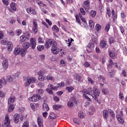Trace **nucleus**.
Returning <instances> with one entry per match:
<instances>
[{"label": "nucleus", "mask_w": 127, "mask_h": 127, "mask_svg": "<svg viewBox=\"0 0 127 127\" xmlns=\"http://www.w3.org/2000/svg\"><path fill=\"white\" fill-rule=\"evenodd\" d=\"M82 93H84V94H86V95H90V96H91L97 103H99V104L100 103L99 102V99H98V97L100 96V91L98 90L97 87L94 86L93 89L89 87L87 90L86 89H84L82 90Z\"/></svg>", "instance_id": "obj_1"}, {"label": "nucleus", "mask_w": 127, "mask_h": 127, "mask_svg": "<svg viewBox=\"0 0 127 127\" xmlns=\"http://www.w3.org/2000/svg\"><path fill=\"white\" fill-rule=\"evenodd\" d=\"M18 78H19V74L16 73L15 75L7 76L6 79L7 82H15L16 80L18 79Z\"/></svg>", "instance_id": "obj_2"}, {"label": "nucleus", "mask_w": 127, "mask_h": 127, "mask_svg": "<svg viewBox=\"0 0 127 127\" xmlns=\"http://www.w3.org/2000/svg\"><path fill=\"white\" fill-rule=\"evenodd\" d=\"M57 46V43L54 40L49 39L46 41L45 46L46 48H50V46L52 47L53 46Z\"/></svg>", "instance_id": "obj_3"}, {"label": "nucleus", "mask_w": 127, "mask_h": 127, "mask_svg": "<svg viewBox=\"0 0 127 127\" xmlns=\"http://www.w3.org/2000/svg\"><path fill=\"white\" fill-rule=\"evenodd\" d=\"M2 127H11L10 126V120H9V117L8 115H6L5 117V120H4V123L2 125Z\"/></svg>", "instance_id": "obj_4"}, {"label": "nucleus", "mask_w": 127, "mask_h": 127, "mask_svg": "<svg viewBox=\"0 0 127 127\" xmlns=\"http://www.w3.org/2000/svg\"><path fill=\"white\" fill-rule=\"evenodd\" d=\"M39 100H41V96L38 94H34L31 97L29 98V100L30 102H37Z\"/></svg>", "instance_id": "obj_5"}, {"label": "nucleus", "mask_w": 127, "mask_h": 127, "mask_svg": "<svg viewBox=\"0 0 127 127\" xmlns=\"http://www.w3.org/2000/svg\"><path fill=\"white\" fill-rule=\"evenodd\" d=\"M26 11L29 14H32V15H36L37 12L34 8L29 7L26 9Z\"/></svg>", "instance_id": "obj_6"}, {"label": "nucleus", "mask_w": 127, "mask_h": 127, "mask_svg": "<svg viewBox=\"0 0 127 127\" xmlns=\"http://www.w3.org/2000/svg\"><path fill=\"white\" fill-rule=\"evenodd\" d=\"M117 120L120 124H124V114L123 113V111H121L120 112V114H118L117 115Z\"/></svg>", "instance_id": "obj_7"}, {"label": "nucleus", "mask_w": 127, "mask_h": 127, "mask_svg": "<svg viewBox=\"0 0 127 127\" xmlns=\"http://www.w3.org/2000/svg\"><path fill=\"white\" fill-rule=\"evenodd\" d=\"M83 7L86 12H88L89 9H90V1L88 0L84 1L83 2Z\"/></svg>", "instance_id": "obj_8"}, {"label": "nucleus", "mask_w": 127, "mask_h": 127, "mask_svg": "<svg viewBox=\"0 0 127 127\" xmlns=\"http://www.w3.org/2000/svg\"><path fill=\"white\" fill-rule=\"evenodd\" d=\"M77 104V102H76V100L74 99V98L71 97L70 98V100L67 103V106L69 108H72L74 105H76Z\"/></svg>", "instance_id": "obj_9"}, {"label": "nucleus", "mask_w": 127, "mask_h": 127, "mask_svg": "<svg viewBox=\"0 0 127 127\" xmlns=\"http://www.w3.org/2000/svg\"><path fill=\"white\" fill-rule=\"evenodd\" d=\"M33 24L32 30L33 31L34 33L36 34L38 32V29H37V22L36 20H33Z\"/></svg>", "instance_id": "obj_10"}, {"label": "nucleus", "mask_w": 127, "mask_h": 127, "mask_svg": "<svg viewBox=\"0 0 127 127\" xmlns=\"http://www.w3.org/2000/svg\"><path fill=\"white\" fill-rule=\"evenodd\" d=\"M2 65L3 69L6 70L8 67V62H7V59H3L2 62Z\"/></svg>", "instance_id": "obj_11"}, {"label": "nucleus", "mask_w": 127, "mask_h": 127, "mask_svg": "<svg viewBox=\"0 0 127 127\" xmlns=\"http://www.w3.org/2000/svg\"><path fill=\"white\" fill-rule=\"evenodd\" d=\"M30 42L31 45V47L32 49H35L36 47V39L35 38H31L30 39Z\"/></svg>", "instance_id": "obj_12"}, {"label": "nucleus", "mask_w": 127, "mask_h": 127, "mask_svg": "<svg viewBox=\"0 0 127 127\" xmlns=\"http://www.w3.org/2000/svg\"><path fill=\"white\" fill-rule=\"evenodd\" d=\"M56 46H57L53 45L51 48V51L52 53H53V54H55V55H57L58 54V53H59V49L57 48Z\"/></svg>", "instance_id": "obj_13"}, {"label": "nucleus", "mask_w": 127, "mask_h": 127, "mask_svg": "<svg viewBox=\"0 0 127 127\" xmlns=\"http://www.w3.org/2000/svg\"><path fill=\"white\" fill-rule=\"evenodd\" d=\"M100 48H108V44L105 41H101L99 45Z\"/></svg>", "instance_id": "obj_14"}, {"label": "nucleus", "mask_w": 127, "mask_h": 127, "mask_svg": "<svg viewBox=\"0 0 127 127\" xmlns=\"http://www.w3.org/2000/svg\"><path fill=\"white\" fill-rule=\"evenodd\" d=\"M94 47H95L94 44L90 42L87 45V52H91V51H89V50H93V49H94Z\"/></svg>", "instance_id": "obj_15"}, {"label": "nucleus", "mask_w": 127, "mask_h": 127, "mask_svg": "<svg viewBox=\"0 0 127 127\" xmlns=\"http://www.w3.org/2000/svg\"><path fill=\"white\" fill-rule=\"evenodd\" d=\"M23 49L27 50L30 47V43L29 42H25L22 44Z\"/></svg>", "instance_id": "obj_16"}, {"label": "nucleus", "mask_w": 127, "mask_h": 127, "mask_svg": "<svg viewBox=\"0 0 127 127\" xmlns=\"http://www.w3.org/2000/svg\"><path fill=\"white\" fill-rule=\"evenodd\" d=\"M2 84L3 85H6V80H5V78L3 77L1 79H0V89L2 88Z\"/></svg>", "instance_id": "obj_17"}, {"label": "nucleus", "mask_w": 127, "mask_h": 127, "mask_svg": "<svg viewBox=\"0 0 127 127\" xmlns=\"http://www.w3.org/2000/svg\"><path fill=\"white\" fill-rule=\"evenodd\" d=\"M14 122L15 124H17L19 122V115L18 114H15L13 116Z\"/></svg>", "instance_id": "obj_18"}, {"label": "nucleus", "mask_w": 127, "mask_h": 127, "mask_svg": "<svg viewBox=\"0 0 127 127\" xmlns=\"http://www.w3.org/2000/svg\"><path fill=\"white\" fill-rule=\"evenodd\" d=\"M37 122L39 127H43V120L41 117H39L37 119Z\"/></svg>", "instance_id": "obj_19"}, {"label": "nucleus", "mask_w": 127, "mask_h": 127, "mask_svg": "<svg viewBox=\"0 0 127 127\" xmlns=\"http://www.w3.org/2000/svg\"><path fill=\"white\" fill-rule=\"evenodd\" d=\"M103 116L104 119H108V118H109V110H103Z\"/></svg>", "instance_id": "obj_20"}, {"label": "nucleus", "mask_w": 127, "mask_h": 127, "mask_svg": "<svg viewBox=\"0 0 127 127\" xmlns=\"http://www.w3.org/2000/svg\"><path fill=\"white\" fill-rule=\"evenodd\" d=\"M109 64L108 65V67L112 68V67H114V65H115V64H116L115 67L116 68H119L118 66V64H114V62L112 61V60H109Z\"/></svg>", "instance_id": "obj_21"}, {"label": "nucleus", "mask_w": 127, "mask_h": 127, "mask_svg": "<svg viewBox=\"0 0 127 127\" xmlns=\"http://www.w3.org/2000/svg\"><path fill=\"white\" fill-rule=\"evenodd\" d=\"M7 49L9 52H10L12 50V43L11 42H7Z\"/></svg>", "instance_id": "obj_22"}, {"label": "nucleus", "mask_w": 127, "mask_h": 127, "mask_svg": "<svg viewBox=\"0 0 127 127\" xmlns=\"http://www.w3.org/2000/svg\"><path fill=\"white\" fill-rule=\"evenodd\" d=\"M21 50H22V48H16L14 49V54L15 55H18V54H19L20 52H21Z\"/></svg>", "instance_id": "obj_23"}, {"label": "nucleus", "mask_w": 127, "mask_h": 127, "mask_svg": "<svg viewBox=\"0 0 127 127\" xmlns=\"http://www.w3.org/2000/svg\"><path fill=\"white\" fill-rule=\"evenodd\" d=\"M14 101H15V97H9L8 100V104L11 105V104H13V103H14Z\"/></svg>", "instance_id": "obj_24"}, {"label": "nucleus", "mask_w": 127, "mask_h": 127, "mask_svg": "<svg viewBox=\"0 0 127 127\" xmlns=\"http://www.w3.org/2000/svg\"><path fill=\"white\" fill-rule=\"evenodd\" d=\"M43 110L45 112H48L49 110V107H48V105L46 103H44L43 104Z\"/></svg>", "instance_id": "obj_25"}, {"label": "nucleus", "mask_w": 127, "mask_h": 127, "mask_svg": "<svg viewBox=\"0 0 127 127\" xmlns=\"http://www.w3.org/2000/svg\"><path fill=\"white\" fill-rule=\"evenodd\" d=\"M28 79H29V81L31 84H33L34 83H36L37 82L36 78H35V77H31Z\"/></svg>", "instance_id": "obj_26"}, {"label": "nucleus", "mask_w": 127, "mask_h": 127, "mask_svg": "<svg viewBox=\"0 0 127 127\" xmlns=\"http://www.w3.org/2000/svg\"><path fill=\"white\" fill-rule=\"evenodd\" d=\"M49 119L50 120H53L54 119H56V115H55V114H54V113L52 112L49 114Z\"/></svg>", "instance_id": "obj_27"}, {"label": "nucleus", "mask_w": 127, "mask_h": 127, "mask_svg": "<svg viewBox=\"0 0 127 127\" xmlns=\"http://www.w3.org/2000/svg\"><path fill=\"white\" fill-rule=\"evenodd\" d=\"M24 85L25 87H29L30 85V81H29V79L28 78H26V79H24Z\"/></svg>", "instance_id": "obj_28"}, {"label": "nucleus", "mask_w": 127, "mask_h": 127, "mask_svg": "<svg viewBox=\"0 0 127 127\" xmlns=\"http://www.w3.org/2000/svg\"><path fill=\"white\" fill-rule=\"evenodd\" d=\"M20 52H21L20 53L21 56L23 57V56H25V54H26V52H27V50L22 48V50Z\"/></svg>", "instance_id": "obj_29"}, {"label": "nucleus", "mask_w": 127, "mask_h": 127, "mask_svg": "<svg viewBox=\"0 0 127 127\" xmlns=\"http://www.w3.org/2000/svg\"><path fill=\"white\" fill-rule=\"evenodd\" d=\"M36 2H37V3H38V4H39V5H40V6H42L43 7L44 6H46V4L43 3V2H42L39 0H37L36 1Z\"/></svg>", "instance_id": "obj_30"}, {"label": "nucleus", "mask_w": 127, "mask_h": 127, "mask_svg": "<svg viewBox=\"0 0 127 127\" xmlns=\"http://www.w3.org/2000/svg\"><path fill=\"white\" fill-rule=\"evenodd\" d=\"M10 6L11 9H12V10H14V11L16 10V5H15V3L13 2L11 3Z\"/></svg>", "instance_id": "obj_31"}, {"label": "nucleus", "mask_w": 127, "mask_h": 127, "mask_svg": "<svg viewBox=\"0 0 127 127\" xmlns=\"http://www.w3.org/2000/svg\"><path fill=\"white\" fill-rule=\"evenodd\" d=\"M13 110H14V106H13V104H10L8 107V112H9V113H10L12 112Z\"/></svg>", "instance_id": "obj_32"}, {"label": "nucleus", "mask_w": 127, "mask_h": 127, "mask_svg": "<svg viewBox=\"0 0 127 127\" xmlns=\"http://www.w3.org/2000/svg\"><path fill=\"white\" fill-rule=\"evenodd\" d=\"M47 72L45 70H40L38 72V75L39 76H43L44 74H46Z\"/></svg>", "instance_id": "obj_33"}, {"label": "nucleus", "mask_w": 127, "mask_h": 127, "mask_svg": "<svg viewBox=\"0 0 127 127\" xmlns=\"http://www.w3.org/2000/svg\"><path fill=\"white\" fill-rule=\"evenodd\" d=\"M95 29L97 31H100L102 29V26L99 24H97L95 26Z\"/></svg>", "instance_id": "obj_34"}, {"label": "nucleus", "mask_w": 127, "mask_h": 127, "mask_svg": "<svg viewBox=\"0 0 127 127\" xmlns=\"http://www.w3.org/2000/svg\"><path fill=\"white\" fill-rule=\"evenodd\" d=\"M66 89L68 93H71V92L74 90V87L72 86H68L66 88Z\"/></svg>", "instance_id": "obj_35"}, {"label": "nucleus", "mask_w": 127, "mask_h": 127, "mask_svg": "<svg viewBox=\"0 0 127 127\" xmlns=\"http://www.w3.org/2000/svg\"><path fill=\"white\" fill-rule=\"evenodd\" d=\"M109 56L111 58H113V59H115L116 58V55H115V53L114 52H109Z\"/></svg>", "instance_id": "obj_36"}, {"label": "nucleus", "mask_w": 127, "mask_h": 127, "mask_svg": "<svg viewBox=\"0 0 127 127\" xmlns=\"http://www.w3.org/2000/svg\"><path fill=\"white\" fill-rule=\"evenodd\" d=\"M74 79H75V80H77L78 82H80L81 81V77H80V75L78 74H74Z\"/></svg>", "instance_id": "obj_37"}, {"label": "nucleus", "mask_w": 127, "mask_h": 127, "mask_svg": "<svg viewBox=\"0 0 127 127\" xmlns=\"http://www.w3.org/2000/svg\"><path fill=\"white\" fill-rule=\"evenodd\" d=\"M90 14L91 17H95V16H96V14H97V12H96V11L91 10L90 12Z\"/></svg>", "instance_id": "obj_38"}, {"label": "nucleus", "mask_w": 127, "mask_h": 127, "mask_svg": "<svg viewBox=\"0 0 127 127\" xmlns=\"http://www.w3.org/2000/svg\"><path fill=\"white\" fill-rule=\"evenodd\" d=\"M89 24L90 27H91V28H94L95 27V24H94V22L92 20H89Z\"/></svg>", "instance_id": "obj_39"}, {"label": "nucleus", "mask_w": 127, "mask_h": 127, "mask_svg": "<svg viewBox=\"0 0 127 127\" xmlns=\"http://www.w3.org/2000/svg\"><path fill=\"white\" fill-rule=\"evenodd\" d=\"M53 31H55L56 32H59V29L58 28V27H57V26L55 25L53 26Z\"/></svg>", "instance_id": "obj_40"}, {"label": "nucleus", "mask_w": 127, "mask_h": 127, "mask_svg": "<svg viewBox=\"0 0 127 127\" xmlns=\"http://www.w3.org/2000/svg\"><path fill=\"white\" fill-rule=\"evenodd\" d=\"M73 122L74 124H76L77 125H80V124H81L80 120L78 118L73 119Z\"/></svg>", "instance_id": "obj_41"}, {"label": "nucleus", "mask_w": 127, "mask_h": 127, "mask_svg": "<svg viewBox=\"0 0 127 127\" xmlns=\"http://www.w3.org/2000/svg\"><path fill=\"white\" fill-rule=\"evenodd\" d=\"M108 112L109 114H110L111 117L114 118H115V113H114V111L111 109H108Z\"/></svg>", "instance_id": "obj_42"}, {"label": "nucleus", "mask_w": 127, "mask_h": 127, "mask_svg": "<svg viewBox=\"0 0 127 127\" xmlns=\"http://www.w3.org/2000/svg\"><path fill=\"white\" fill-rule=\"evenodd\" d=\"M22 31L20 29H17L15 31V33L17 36H19L21 34Z\"/></svg>", "instance_id": "obj_43"}, {"label": "nucleus", "mask_w": 127, "mask_h": 127, "mask_svg": "<svg viewBox=\"0 0 127 127\" xmlns=\"http://www.w3.org/2000/svg\"><path fill=\"white\" fill-rule=\"evenodd\" d=\"M38 51H42L44 49V46L42 45H39L37 47Z\"/></svg>", "instance_id": "obj_44"}, {"label": "nucleus", "mask_w": 127, "mask_h": 127, "mask_svg": "<svg viewBox=\"0 0 127 127\" xmlns=\"http://www.w3.org/2000/svg\"><path fill=\"white\" fill-rule=\"evenodd\" d=\"M78 117L80 118V119H84L85 118V115L84 114V113L83 112H79L78 113Z\"/></svg>", "instance_id": "obj_45"}, {"label": "nucleus", "mask_w": 127, "mask_h": 127, "mask_svg": "<svg viewBox=\"0 0 127 127\" xmlns=\"http://www.w3.org/2000/svg\"><path fill=\"white\" fill-rule=\"evenodd\" d=\"M102 92L103 94H104V95H107L109 93V90L108 88H103L102 89Z\"/></svg>", "instance_id": "obj_46"}, {"label": "nucleus", "mask_w": 127, "mask_h": 127, "mask_svg": "<svg viewBox=\"0 0 127 127\" xmlns=\"http://www.w3.org/2000/svg\"><path fill=\"white\" fill-rule=\"evenodd\" d=\"M119 97L120 100L125 99V97H124V94L122 92H120Z\"/></svg>", "instance_id": "obj_47"}, {"label": "nucleus", "mask_w": 127, "mask_h": 127, "mask_svg": "<svg viewBox=\"0 0 127 127\" xmlns=\"http://www.w3.org/2000/svg\"><path fill=\"white\" fill-rule=\"evenodd\" d=\"M64 86V83L63 82L58 83L57 85V87H58V88H63Z\"/></svg>", "instance_id": "obj_48"}, {"label": "nucleus", "mask_w": 127, "mask_h": 127, "mask_svg": "<svg viewBox=\"0 0 127 127\" xmlns=\"http://www.w3.org/2000/svg\"><path fill=\"white\" fill-rule=\"evenodd\" d=\"M109 43L112 44V43H115V40L112 37H110L109 39Z\"/></svg>", "instance_id": "obj_49"}, {"label": "nucleus", "mask_w": 127, "mask_h": 127, "mask_svg": "<svg viewBox=\"0 0 127 127\" xmlns=\"http://www.w3.org/2000/svg\"><path fill=\"white\" fill-rule=\"evenodd\" d=\"M20 40L21 42H24L25 41V36L22 35L20 37Z\"/></svg>", "instance_id": "obj_50"}, {"label": "nucleus", "mask_w": 127, "mask_h": 127, "mask_svg": "<svg viewBox=\"0 0 127 127\" xmlns=\"http://www.w3.org/2000/svg\"><path fill=\"white\" fill-rule=\"evenodd\" d=\"M80 13L82 14V15H85V14H86V12L85 11V10H84V8H80Z\"/></svg>", "instance_id": "obj_51"}, {"label": "nucleus", "mask_w": 127, "mask_h": 127, "mask_svg": "<svg viewBox=\"0 0 127 127\" xmlns=\"http://www.w3.org/2000/svg\"><path fill=\"white\" fill-rule=\"evenodd\" d=\"M22 127H29V123L26 121L23 123Z\"/></svg>", "instance_id": "obj_52"}, {"label": "nucleus", "mask_w": 127, "mask_h": 127, "mask_svg": "<svg viewBox=\"0 0 127 127\" xmlns=\"http://www.w3.org/2000/svg\"><path fill=\"white\" fill-rule=\"evenodd\" d=\"M61 108V105H55L53 107V108L55 110H59Z\"/></svg>", "instance_id": "obj_53"}, {"label": "nucleus", "mask_w": 127, "mask_h": 127, "mask_svg": "<svg viewBox=\"0 0 127 127\" xmlns=\"http://www.w3.org/2000/svg\"><path fill=\"white\" fill-rule=\"evenodd\" d=\"M107 14H108L109 17H111V10H110L109 7L107 8Z\"/></svg>", "instance_id": "obj_54"}, {"label": "nucleus", "mask_w": 127, "mask_h": 127, "mask_svg": "<svg viewBox=\"0 0 127 127\" xmlns=\"http://www.w3.org/2000/svg\"><path fill=\"white\" fill-rule=\"evenodd\" d=\"M109 75L111 78H114V76H115V72H114V71H111L109 72Z\"/></svg>", "instance_id": "obj_55"}, {"label": "nucleus", "mask_w": 127, "mask_h": 127, "mask_svg": "<svg viewBox=\"0 0 127 127\" xmlns=\"http://www.w3.org/2000/svg\"><path fill=\"white\" fill-rule=\"evenodd\" d=\"M46 91L47 92L49 93V94H50L51 95H53V91H52V89H50L49 88H47L46 89Z\"/></svg>", "instance_id": "obj_56"}, {"label": "nucleus", "mask_w": 127, "mask_h": 127, "mask_svg": "<svg viewBox=\"0 0 127 127\" xmlns=\"http://www.w3.org/2000/svg\"><path fill=\"white\" fill-rule=\"evenodd\" d=\"M110 24H107L105 28V31H106L107 32H108L109 31V30H110Z\"/></svg>", "instance_id": "obj_57"}, {"label": "nucleus", "mask_w": 127, "mask_h": 127, "mask_svg": "<svg viewBox=\"0 0 127 127\" xmlns=\"http://www.w3.org/2000/svg\"><path fill=\"white\" fill-rule=\"evenodd\" d=\"M47 79L54 81V78H53L52 76H50V75L47 76Z\"/></svg>", "instance_id": "obj_58"}, {"label": "nucleus", "mask_w": 127, "mask_h": 127, "mask_svg": "<svg viewBox=\"0 0 127 127\" xmlns=\"http://www.w3.org/2000/svg\"><path fill=\"white\" fill-rule=\"evenodd\" d=\"M119 28L120 29L121 33H124L125 32V28L123 26H119Z\"/></svg>", "instance_id": "obj_59"}, {"label": "nucleus", "mask_w": 127, "mask_h": 127, "mask_svg": "<svg viewBox=\"0 0 127 127\" xmlns=\"http://www.w3.org/2000/svg\"><path fill=\"white\" fill-rule=\"evenodd\" d=\"M90 64H89V63H88L87 62H86L84 64V67H85L86 68H88V67H90Z\"/></svg>", "instance_id": "obj_60"}, {"label": "nucleus", "mask_w": 127, "mask_h": 127, "mask_svg": "<svg viewBox=\"0 0 127 127\" xmlns=\"http://www.w3.org/2000/svg\"><path fill=\"white\" fill-rule=\"evenodd\" d=\"M36 93H38V94H43L44 91L42 89H38L36 91Z\"/></svg>", "instance_id": "obj_61"}, {"label": "nucleus", "mask_w": 127, "mask_h": 127, "mask_svg": "<svg viewBox=\"0 0 127 127\" xmlns=\"http://www.w3.org/2000/svg\"><path fill=\"white\" fill-rule=\"evenodd\" d=\"M39 81H44V76L43 75L39 76Z\"/></svg>", "instance_id": "obj_62"}, {"label": "nucleus", "mask_w": 127, "mask_h": 127, "mask_svg": "<svg viewBox=\"0 0 127 127\" xmlns=\"http://www.w3.org/2000/svg\"><path fill=\"white\" fill-rule=\"evenodd\" d=\"M61 64L62 65V66H65V65H66V62H65L63 60H61Z\"/></svg>", "instance_id": "obj_63"}, {"label": "nucleus", "mask_w": 127, "mask_h": 127, "mask_svg": "<svg viewBox=\"0 0 127 127\" xmlns=\"http://www.w3.org/2000/svg\"><path fill=\"white\" fill-rule=\"evenodd\" d=\"M87 80H88V81L89 83H90V84H94V82L93 80H92V78H91L90 77H88Z\"/></svg>", "instance_id": "obj_64"}]
</instances>
